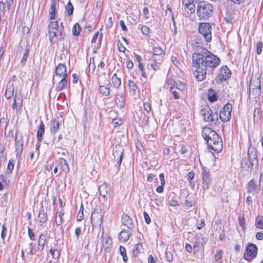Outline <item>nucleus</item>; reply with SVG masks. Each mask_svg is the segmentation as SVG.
I'll list each match as a JSON object with an SVG mask.
<instances>
[{
  "label": "nucleus",
  "mask_w": 263,
  "mask_h": 263,
  "mask_svg": "<svg viewBox=\"0 0 263 263\" xmlns=\"http://www.w3.org/2000/svg\"><path fill=\"white\" fill-rule=\"evenodd\" d=\"M193 74L198 81H202L206 79L207 74L211 73L219 65L220 59L201 44L196 43L193 47Z\"/></svg>",
  "instance_id": "f257e3e1"
},
{
  "label": "nucleus",
  "mask_w": 263,
  "mask_h": 263,
  "mask_svg": "<svg viewBox=\"0 0 263 263\" xmlns=\"http://www.w3.org/2000/svg\"><path fill=\"white\" fill-rule=\"evenodd\" d=\"M202 136L206 141L209 148L215 152H220L223 147L221 138L211 128L205 127L202 131Z\"/></svg>",
  "instance_id": "f03ea898"
},
{
  "label": "nucleus",
  "mask_w": 263,
  "mask_h": 263,
  "mask_svg": "<svg viewBox=\"0 0 263 263\" xmlns=\"http://www.w3.org/2000/svg\"><path fill=\"white\" fill-rule=\"evenodd\" d=\"M213 6L207 1H201L197 3L196 14L199 20H206L209 18L213 13Z\"/></svg>",
  "instance_id": "7ed1b4c3"
},
{
  "label": "nucleus",
  "mask_w": 263,
  "mask_h": 263,
  "mask_svg": "<svg viewBox=\"0 0 263 263\" xmlns=\"http://www.w3.org/2000/svg\"><path fill=\"white\" fill-rule=\"evenodd\" d=\"M200 114L205 122L212 124H216L218 121V114L213 112L209 106H205L200 110Z\"/></svg>",
  "instance_id": "20e7f679"
},
{
  "label": "nucleus",
  "mask_w": 263,
  "mask_h": 263,
  "mask_svg": "<svg viewBox=\"0 0 263 263\" xmlns=\"http://www.w3.org/2000/svg\"><path fill=\"white\" fill-rule=\"evenodd\" d=\"M103 214L100 209H96L92 211L90 218L92 229H94L95 227H98L99 229H101L103 221Z\"/></svg>",
  "instance_id": "39448f33"
},
{
  "label": "nucleus",
  "mask_w": 263,
  "mask_h": 263,
  "mask_svg": "<svg viewBox=\"0 0 263 263\" xmlns=\"http://www.w3.org/2000/svg\"><path fill=\"white\" fill-rule=\"evenodd\" d=\"M211 29V25L209 23H201L199 24V32L203 36L206 42H209L212 40Z\"/></svg>",
  "instance_id": "423d86ee"
},
{
  "label": "nucleus",
  "mask_w": 263,
  "mask_h": 263,
  "mask_svg": "<svg viewBox=\"0 0 263 263\" xmlns=\"http://www.w3.org/2000/svg\"><path fill=\"white\" fill-rule=\"evenodd\" d=\"M249 95L252 92L254 98H258L261 93L260 81L259 79L254 80H251L249 88Z\"/></svg>",
  "instance_id": "0eeeda50"
},
{
  "label": "nucleus",
  "mask_w": 263,
  "mask_h": 263,
  "mask_svg": "<svg viewBox=\"0 0 263 263\" xmlns=\"http://www.w3.org/2000/svg\"><path fill=\"white\" fill-rule=\"evenodd\" d=\"M232 109V105L230 103L226 104L223 106L222 110L220 111L218 114V117H219L220 120L223 122L229 121L231 117Z\"/></svg>",
  "instance_id": "6e6552de"
},
{
  "label": "nucleus",
  "mask_w": 263,
  "mask_h": 263,
  "mask_svg": "<svg viewBox=\"0 0 263 263\" xmlns=\"http://www.w3.org/2000/svg\"><path fill=\"white\" fill-rule=\"evenodd\" d=\"M258 251L256 245L251 243L248 244L246 249V253L244 254L245 258L249 261L256 257Z\"/></svg>",
  "instance_id": "1a4fd4ad"
},
{
  "label": "nucleus",
  "mask_w": 263,
  "mask_h": 263,
  "mask_svg": "<svg viewBox=\"0 0 263 263\" xmlns=\"http://www.w3.org/2000/svg\"><path fill=\"white\" fill-rule=\"evenodd\" d=\"M202 189L205 191L209 189L212 182L210 172L205 167H203L202 169Z\"/></svg>",
  "instance_id": "9d476101"
},
{
  "label": "nucleus",
  "mask_w": 263,
  "mask_h": 263,
  "mask_svg": "<svg viewBox=\"0 0 263 263\" xmlns=\"http://www.w3.org/2000/svg\"><path fill=\"white\" fill-rule=\"evenodd\" d=\"M15 147L16 157L20 159L23 151V139L22 136H20V137H18L17 133H16L15 136Z\"/></svg>",
  "instance_id": "9b49d317"
},
{
  "label": "nucleus",
  "mask_w": 263,
  "mask_h": 263,
  "mask_svg": "<svg viewBox=\"0 0 263 263\" xmlns=\"http://www.w3.org/2000/svg\"><path fill=\"white\" fill-rule=\"evenodd\" d=\"M231 76V71L227 66H222L219 71L218 77L219 81L223 82L230 79Z\"/></svg>",
  "instance_id": "f8f14e48"
},
{
  "label": "nucleus",
  "mask_w": 263,
  "mask_h": 263,
  "mask_svg": "<svg viewBox=\"0 0 263 263\" xmlns=\"http://www.w3.org/2000/svg\"><path fill=\"white\" fill-rule=\"evenodd\" d=\"M100 195L103 197L104 201H107L108 196H110L111 190L109 185L104 182L99 186Z\"/></svg>",
  "instance_id": "ddd939ff"
},
{
  "label": "nucleus",
  "mask_w": 263,
  "mask_h": 263,
  "mask_svg": "<svg viewBox=\"0 0 263 263\" xmlns=\"http://www.w3.org/2000/svg\"><path fill=\"white\" fill-rule=\"evenodd\" d=\"M260 186L258 185L254 179L251 180L247 185V192L248 193L255 194L259 192Z\"/></svg>",
  "instance_id": "4468645a"
},
{
  "label": "nucleus",
  "mask_w": 263,
  "mask_h": 263,
  "mask_svg": "<svg viewBox=\"0 0 263 263\" xmlns=\"http://www.w3.org/2000/svg\"><path fill=\"white\" fill-rule=\"evenodd\" d=\"M60 123L57 118H53L49 122V129L51 134L54 135L59 129Z\"/></svg>",
  "instance_id": "2eb2a0df"
},
{
  "label": "nucleus",
  "mask_w": 263,
  "mask_h": 263,
  "mask_svg": "<svg viewBox=\"0 0 263 263\" xmlns=\"http://www.w3.org/2000/svg\"><path fill=\"white\" fill-rule=\"evenodd\" d=\"M55 73L57 76H59L60 78H63L65 75L66 78H67L68 75L66 73V67L65 65L64 64H59L56 67Z\"/></svg>",
  "instance_id": "dca6fc26"
},
{
  "label": "nucleus",
  "mask_w": 263,
  "mask_h": 263,
  "mask_svg": "<svg viewBox=\"0 0 263 263\" xmlns=\"http://www.w3.org/2000/svg\"><path fill=\"white\" fill-rule=\"evenodd\" d=\"M115 101L117 106L122 108H123L125 103V96L122 92H117L116 97L115 98Z\"/></svg>",
  "instance_id": "f3484780"
},
{
  "label": "nucleus",
  "mask_w": 263,
  "mask_h": 263,
  "mask_svg": "<svg viewBox=\"0 0 263 263\" xmlns=\"http://www.w3.org/2000/svg\"><path fill=\"white\" fill-rule=\"evenodd\" d=\"M122 223L128 228L132 229L134 228V224L132 219L126 214H123L121 217Z\"/></svg>",
  "instance_id": "a211bd4d"
},
{
  "label": "nucleus",
  "mask_w": 263,
  "mask_h": 263,
  "mask_svg": "<svg viewBox=\"0 0 263 263\" xmlns=\"http://www.w3.org/2000/svg\"><path fill=\"white\" fill-rule=\"evenodd\" d=\"M45 125L42 120H41L40 124L37 126L36 138L39 142L43 140V136L45 133Z\"/></svg>",
  "instance_id": "6ab92c4d"
},
{
  "label": "nucleus",
  "mask_w": 263,
  "mask_h": 263,
  "mask_svg": "<svg viewBox=\"0 0 263 263\" xmlns=\"http://www.w3.org/2000/svg\"><path fill=\"white\" fill-rule=\"evenodd\" d=\"M123 154V150H122V151L116 150L113 152L114 159H115L117 157V164L116 165V166L117 167L118 170H119L122 161Z\"/></svg>",
  "instance_id": "aec40b11"
},
{
  "label": "nucleus",
  "mask_w": 263,
  "mask_h": 263,
  "mask_svg": "<svg viewBox=\"0 0 263 263\" xmlns=\"http://www.w3.org/2000/svg\"><path fill=\"white\" fill-rule=\"evenodd\" d=\"M253 163L247 158L242 159L241 161V168L247 171H251L252 169Z\"/></svg>",
  "instance_id": "412c9836"
},
{
  "label": "nucleus",
  "mask_w": 263,
  "mask_h": 263,
  "mask_svg": "<svg viewBox=\"0 0 263 263\" xmlns=\"http://www.w3.org/2000/svg\"><path fill=\"white\" fill-rule=\"evenodd\" d=\"M102 239V246L104 248V251L106 252H109L111 250L112 246V240L110 238L108 237L104 239L103 235L101 236Z\"/></svg>",
  "instance_id": "4be33fe9"
},
{
  "label": "nucleus",
  "mask_w": 263,
  "mask_h": 263,
  "mask_svg": "<svg viewBox=\"0 0 263 263\" xmlns=\"http://www.w3.org/2000/svg\"><path fill=\"white\" fill-rule=\"evenodd\" d=\"M46 241V235L44 234H41L38 240L37 249L39 251H42L44 248V246Z\"/></svg>",
  "instance_id": "5701e85b"
},
{
  "label": "nucleus",
  "mask_w": 263,
  "mask_h": 263,
  "mask_svg": "<svg viewBox=\"0 0 263 263\" xmlns=\"http://www.w3.org/2000/svg\"><path fill=\"white\" fill-rule=\"evenodd\" d=\"M184 4V10L188 14H193L195 12L196 7L194 3H186L183 1Z\"/></svg>",
  "instance_id": "b1692460"
},
{
  "label": "nucleus",
  "mask_w": 263,
  "mask_h": 263,
  "mask_svg": "<svg viewBox=\"0 0 263 263\" xmlns=\"http://www.w3.org/2000/svg\"><path fill=\"white\" fill-rule=\"evenodd\" d=\"M67 78H66V75L65 77L61 80V81L57 84L55 87V90L57 91H60L64 89L67 86Z\"/></svg>",
  "instance_id": "393cba45"
},
{
  "label": "nucleus",
  "mask_w": 263,
  "mask_h": 263,
  "mask_svg": "<svg viewBox=\"0 0 263 263\" xmlns=\"http://www.w3.org/2000/svg\"><path fill=\"white\" fill-rule=\"evenodd\" d=\"M248 157L247 158V159H249V160L252 161L253 163H254V162H256V163H258V160L257 159V155L256 152L254 151L253 148H249L248 149Z\"/></svg>",
  "instance_id": "a878e982"
},
{
  "label": "nucleus",
  "mask_w": 263,
  "mask_h": 263,
  "mask_svg": "<svg viewBox=\"0 0 263 263\" xmlns=\"http://www.w3.org/2000/svg\"><path fill=\"white\" fill-rule=\"evenodd\" d=\"M154 63L151 64V67L154 70L159 69L160 67L161 62L162 61V58L157 59L156 57H152Z\"/></svg>",
  "instance_id": "bb28decb"
},
{
  "label": "nucleus",
  "mask_w": 263,
  "mask_h": 263,
  "mask_svg": "<svg viewBox=\"0 0 263 263\" xmlns=\"http://www.w3.org/2000/svg\"><path fill=\"white\" fill-rule=\"evenodd\" d=\"M110 86L109 83H108L106 85L100 86L99 91L100 92L105 96H109L110 95Z\"/></svg>",
  "instance_id": "cd10ccee"
},
{
  "label": "nucleus",
  "mask_w": 263,
  "mask_h": 263,
  "mask_svg": "<svg viewBox=\"0 0 263 263\" xmlns=\"http://www.w3.org/2000/svg\"><path fill=\"white\" fill-rule=\"evenodd\" d=\"M56 11L55 0H51V4L49 12L50 20H54L55 18Z\"/></svg>",
  "instance_id": "c85d7f7f"
},
{
  "label": "nucleus",
  "mask_w": 263,
  "mask_h": 263,
  "mask_svg": "<svg viewBox=\"0 0 263 263\" xmlns=\"http://www.w3.org/2000/svg\"><path fill=\"white\" fill-rule=\"evenodd\" d=\"M128 86L129 89V91L133 95H135L136 91L138 89L137 85L135 82L131 80L128 81Z\"/></svg>",
  "instance_id": "c756f323"
},
{
  "label": "nucleus",
  "mask_w": 263,
  "mask_h": 263,
  "mask_svg": "<svg viewBox=\"0 0 263 263\" xmlns=\"http://www.w3.org/2000/svg\"><path fill=\"white\" fill-rule=\"evenodd\" d=\"M59 23L58 21H52L48 25V32L58 33L59 32Z\"/></svg>",
  "instance_id": "7c9ffc66"
},
{
  "label": "nucleus",
  "mask_w": 263,
  "mask_h": 263,
  "mask_svg": "<svg viewBox=\"0 0 263 263\" xmlns=\"http://www.w3.org/2000/svg\"><path fill=\"white\" fill-rule=\"evenodd\" d=\"M159 179L160 180L161 185L156 188V191L159 193H161L163 192L164 186L165 183L164 175L163 173L159 174Z\"/></svg>",
  "instance_id": "2f4dec72"
},
{
  "label": "nucleus",
  "mask_w": 263,
  "mask_h": 263,
  "mask_svg": "<svg viewBox=\"0 0 263 263\" xmlns=\"http://www.w3.org/2000/svg\"><path fill=\"white\" fill-rule=\"evenodd\" d=\"M131 235V233L128 231L122 230L119 234V238L120 240L124 242L127 241Z\"/></svg>",
  "instance_id": "473e14b6"
},
{
  "label": "nucleus",
  "mask_w": 263,
  "mask_h": 263,
  "mask_svg": "<svg viewBox=\"0 0 263 263\" xmlns=\"http://www.w3.org/2000/svg\"><path fill=\"white\" fill-rule=\"evenodd\" d=\"M208 99L211 102H215L218 100V95L212 88L209 89Z\"/></svg>",
  "instance_id": "72a5a7b5"
},
{
  "label": "nucleus",
  "mask_w": 263,
  "mask_h": 263,
  "mask_svg": "<svg viewBox=\"0 0 263 263\" xmlns=\"http://www.w3.org/2000/svg\"><path fill=\"white\" fill-rule=\"evenodd\" d=\"M173 86L175 87V89L182 92H184L186 89V86L184 83L180 81L174 82V85Z\"/></svg>",
  "instance_id": "f704fd0d"
},
{
  "label": "nucleus",
  "mask_w": 263,
  "mask_h": 263,
  "mask_svg": "<svg viewBox=\"0 0 263 263\" xmlns=\"http://www.w3.org/2000/svg\"><path fill=\"white\" fill-rule=\"evenodd\" d=\"M14 101L17 104L18 109H20L22 107L23 101V97L21 93L19 94L15 93Z\"/></svg>",
  "instance_id": "c9c22d12"
},
{
  "label": "nucleus",
  "mask_w": 263,
  "mask_h": 263,
  "mask_svg": "<svg viewBox=\"0 0 263 263\" xmlns=\"http://www.w3.org/2000/svg\"><path fill=\"white\" fill-rule=\"evenodd\" d=\"M111 80L114 86L116 88H118L121 83V80L119 78L116 73H114L111 78Z\"/></svg>",
  "instance_id": "e433bc0d"
},
{
  "label": "nucleus",
  "mask_w": 263,
  "mask_h": 263,
  "mask_svg": "<svg viewBox=\"0 0 263 263\" xmlns=\"http://www.w3.org/2000/svg\"><path fill=\"white\" fill-rule=\"evenodd\" d=\"M60 162L62 171L64 173H67L69 171V168L66 160L64 158H61Z\"/></svg>",
  "instance_id": "4c0bfd02"
},
{
  "label": "nucleus",
  "mask_w": 263,
  "mask_h": 263,
  "mask_svg": "<svg viewBox=\"0 0 263 263\" xmlns=\"http://www.w3.org/2000/svg\"><path fill=\"white\" fill-rule=\"evenodd\" d=\"M73 6L70 1L65 6V13L68 16H71L73 13Z\"/></svg>",
  "instance_id": "58836bf2"
},
{
  "label": "nucleus",
  "mask_w": 263,
  "mask_h": 263,
  "mask_svg": "<svg viewBox=\"0 0 263 263\" xmlns=\"http://www.w3.org/2000/svg\"><path fill=\"white\" fill-rule=\"evenodd\" d=\"M14 92V88L12 84L11 85L8 86L5 91V97L7 99H10L13 95Z\"/></svg>",
  "instance_id": "ea45409f"
},
{
  "label": "nucleus",
  "mask_w": 263,
  "mask_h": 263,
  "mask_svg": "<svg viewBox=\"0 0 263 263\" xmlns=\"http://www.w3.org/2000/svg\"><path fill=\"white\" fill-rule=\"evenodd\" d=\"M37 248H35V245L33 242H30L28 244L27 248L25 249V251H28L27 254H29L30 255L34 254L37 250Z\"/></svg>",
  "instance_id": "a19ab883"
},
{
  "label": "nucleus",
  "mask_w": 263,
  "mask_h": 263,
  "mask_svg": "<svg viewBox=\"0 0 263 263\" xmlns=\"http://www.w3.org/2000/svg\"><path fill=\"white\" fill-rule=\"evenodd\" d=\"M38 219L40 221V222L42 223L41 226L43 223H44L47 220V214L44 212V210H40L39 215H38Z\"/></svg>",
  "instance_id": "79ce46f5"
},
{
  "label": "nucleus",
  "mask_w": 263,
  "mask_h": 263,
  "mask_svg": "<svg viewBox=\"0 0 263 263\" xmlns=\"http://www.w3.org/2000/svg\"><path fill=\"white\" fill-rule=\"evenodd\" d=\"M255 226L257 228L263 229V216L258 215L255 219Z\"/></svg>",
  "instance_id": "37998d69"
},
{
  "label": "nucleus",
  "mask_w": 263,
  "mask_h": 263,
  "mask_svg": "<svg viewBox=\"0 0 263 263\" xmlns=\"http://www.w3.org/2000/svg\"><path fill=\"white\" fill-rule=\"evenodd\" d=\"M64 213H62L61 212L59 213L58 212L56 213V216H55V223L58 226H59L61 225L63 223V216L64 215Z\"/></svg>",
  "instance_id": "c03bdc74"
},
{
  "label": "nucleus",
  "mask_w": 263,
  "mask_h": 263,
  "mask_svg": "<svg viewBox=\"0 0 263 263\" xmlns=\"http://www.w3.org/2000/svg\"><path fill=\"white\" fill-rule=\"evenodd\" d=\"M29 53V48L28 47H27L25 50V52L23 54V57L21 59V63L23 66H24L25 65V63H26L27 58L28 57Z\"/></svg>",
  "instance_id": "a18cd8bd"
},
{
  "label": "nucleus",
  "mask_w": 263,
  "mask_h": 263,
  "mask_svg": "<svg viewBox=\"0 0 263 263\" xmlns=\"http://www.w3.org/2000/svg\"><path fill=\"white\" fill-rule=\"evenodd\" d=\"M163 52V50L160 47H156L153 49L154 56L156 57L157 59L162 58V54Z\"/></svg>",
  "instance_id": "49530a36"
},
{
  "label": "nucleus",
  "mask_w": 263,
  "mask_h": 263,
  "mask_svg": "<svg viewBox=\"0 0 263 263\" xmlns=\"http://www.w3.org/2000/svg\"><path fill=\"white\" fill-rule=\"evenodd\" d=\"M48 33L50 42L51 44H54L58 39L57 33L53 32H48Z\"/></svg>",
  "instance_id": "de8ad7c7"
},
{
  "label": "nucleus",
  "mask_w": 263,
  "mask_h": 263,
  "mask_svg": "<svg viewBox=\"0 0 263 263\" xmlns=\"http://www.w3.org/2000/svg\"><path fill=\"white\" fill-rule=\"evenodd\" d=\"M81 31L80 25L79 23H76L72 28V34L74 36H78Z\"/></svg>",
  "instance_id": "09e8293b"
},
{
  "label": "nucleus",
  "mask_w": 263,
  "mask_h": 263,
  "mask_svg": "<svg viewBox=\"0 0 263 263\" xmlns=\"http://www.w3.org/2000/svg\"><path fill=\"white\" fill-rule=\"evenodd\" d=\"M143 246L141 243H138L134 245V248L133 250L134 255H137L140 250L142 249Z\"/></svg>",
  "instance_id": "8fccbe9b"
},
{
  "label": "nucleus",
  "mask_w": 263,
  "mask_h": 263,
  "mask_svg": "<svg viewBox=\"0 0 263 263\" xmlns=\"http://www.w3.org/2000/svg\"><path fill=\"white\" fill-rule=\"evenodd\" d=\"M170 92L173 95V97L175 99H178L180 98V91L175 89V87L173 86H171L170 89Z\"/></svg>",
  "instance_id": "3c124183"
},
{
  "label": "nucleus",
  "mask_w": 263,
  "mask_h": 263,
  "mask_svg": "<svg viewBox=\"0 0 263 263\" xmlns=\"http://www.w3.org/2000/svg\"><path fill=\"white\" fill-rule=\"evenodd\" d=\"M49 252L52 255L53 258L58 259L60 257V252L58 250L51 249Z\"/></svg>",
  "instance_id": "603ef678"
},
{
  "label": "nucleus",
  "mask_w": 263,
  "mask_h": 263,
  "mask_svg": "<svg viewBox=\"0 0 263 263\" xmlns=\"http://www.w3.org/2000/svg\"><path fill=\"white\" fill-rule=\"evenodd\" d=\"M141 30L142 33L145 35L148 36L151 33L149 28L146 25H142L141 27Z\"/></svg>",
  "instance_id": "864d4df0"
},
{
  "label": "nucleus",
  "mask_w": 263,
  "mask_h": 263,
  "mask_svg": "<svg viewBox=\"0 0 263 263\" xmlns=\"http://www.w3.org/2000/svg\"><path fill=\"white\" fill-rule=\"evenodd\" d=\"M14 168V163L13 160L12 159H10L7 165V172L9 174H11Z\"/></svg>",
  "instance_id": "5fc2aeb1"
},
{
  "label": "nucleus",
  "mask_w": 263,
  "mask_h": 263,
  "mask_svg": "<svg viewBox=\"0 0 263 263\" xmlns=\"http://www.w3.org/2000/svg\"><path fill=\"white\" fill-rule=\"evenodd\" d=\"M222 254L223 251L219 250L214 255L215 260L217 262L221 260L222 259Z\"/></svg>",
  "instance_id": "6e6d98bb"
},
{
  "label": "nucleus",
  "mask_w": 263,
  "mask_h": 263,
  "mask_svg": "<svg viewBox=\"0 0 263 263\" xmlns=\"http://www.w3.org/2000/svg\"><path fill=\"white\" fill-rule=\"evenodd\" d=\"M256 53L260 54L262 52L263 43L261 41H258L256 44Z\"/></svg>",
  "instance_id": "4d7b16f0"
},
{
  "label": "nucleus",
  "mask_w": 263,
  "mask_h": 263,
  "mask_svg": "<svg viewBox=\"0 0 263 263\" xmlns=\"http://www.w3.org/2000/svg\"><path fill=\"white\" fill-rule=\"evenodd\" d=\"M28 235L31 240L34 241L35 240V234L33 233L32 229L29 227H28Z\"/></svg>",
  "instance_id": "13d9d810"
},
{
  "label": "nucleus",
  "mask_w": 263,
  "mask_h": 263,
  "mask_svg": "<svg viewBox=\"0 0 263 263\" xmlns=\"http://www.w3.org/2000/svg\"><path fill=\"white\" fill-rule=\"evenodd\" d=\"M165 257H166V259L167 261L171 262L173 259V254L170 251H166Z\"/></svg>",
  "instance_id": "bf43d9fd"
},
{
  "label": "nucleus",
  "mask_w": 263,
  "mask_h": 263,
  "mask_svg": "<svg viewBox=\"0 0 263 263\" xmlns=\"http://www.w3.org/2000/svg\"><path fill=\"white\" fill-rule=\"evenodd\" d=\"M169 205L171 206H176L179 205L178 201L175 199V197H173L171 200L168 201Z\"/></svg>",
  "instance_id": "052dcab7"
},
{
  "label": "nucleus",
  "mask_w": 263,
  "mask_h": 263,
  "mask_svg": "<svg viewBox=\"0 0 263 263\" xmlns=\"http://www.w3.org/2000/svg\"><path fill=\"white\" fill-rule=\"evenodd\" d=\"M143 107L144 110L147 112H149L151 110V107L150 104L148 102H144L143 104Z\"/></svg>",
  "instance_id": "680f3d73"
},
{
  "label": "nucleus",
  "mask_w": 263,
  "mask_h": 263,
  "mask_svg": "<svg viewBox=\"0 0 263 263\" xmlns=\"http://www.w3.org/2000/svg\"><path fill=\"white\" fill-rule=\"evenodd\" d=\"M143 216L145 222L148 224H149L151 222V219L148 214L146 212H144Z\"/></svg>",
  "instance_id": "e2e57ef3"
},
{
  "label": "nucleus",
  "mask_w": 263,
  "mask_h": 263,
  "mask_svg": "<svg viewBox=\"0 0 263 263\" xmlns=\"http://www.w3.org/2000/svg\"><path fill=\"white\" fill-rule=\"evenodd\" d=\"M155 177H156L155 175H154L153 174H150L147 176V180L149 182H152L154 180V179L156 180H157V178H155Z\"/></svg>",
  "instance_id": "0e129e2a"
},
{
  "label": "nucleus",
  "mask_w": 263,
  "mask_h": 263,
  "mask_svg": "<svg viewBox=\"0 0 263 263\" xmlns=\"http://www.w3.org/2000/svg\"><path fill=\"white\" fill-rule=\"evenodd\" d=\"M122 123V121L121 120H113L112 121V124L114 125V127H117L118 126H120Z\"/></svg>",
  "instance_id": "69168bd1"
},
{
  "label": "nucleus",
  "mask_w": 263,
  "mask_h": 263,
  "mask_svg": "<svg viewBox=\"0 0 263 263\" xmlns=\"http://www.w3.org/2000/svg\"><path fill=\"white\" fill-rule=\"evenodd\" d=\"M195 177V174L193 171H191L187 174V178L189 181L193 180Z\"/></svg>",
  "instance_id": "338daca9"
},
{
  "label": "nucleus",
  "mask_w": 263,
  "mask_h": 263,
  "mask_svg": "<svg viewBox=\"0 0 263 263\" xmlns=\"http://www.w3.org/2000/svg\"><path fill=\"white\" fill-rule=\"evenodd\" d=\"M256 238L257 239L259 240H261L263 239V231H260L257 232L256 234Z\"/></svg>",
  "instance_id": "774afa93"
}]
</instances>
